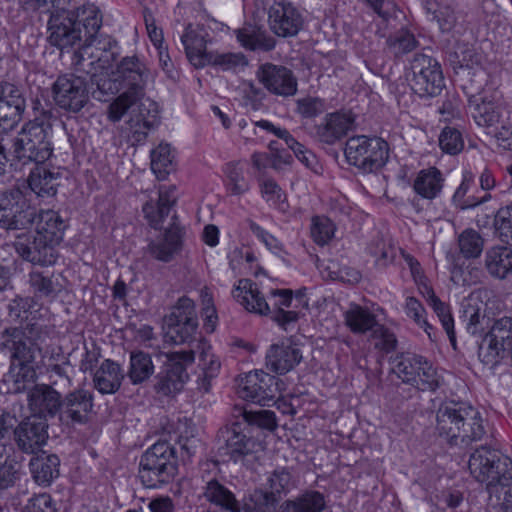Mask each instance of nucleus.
<instances>
[{
  "instance_id": "26",
  "label": "nucleus",
  "mask_w": 512,
  "mask_h": 512,
  "mask_svg": "<svg viewBox=\"0 0 512 512\" xmlns=\"http://www.w3.org/2000/svg\"><path fill=\"white\" fill-rule=\"evenodd\" d=\"M257 75L264 87L275 95L288 97L297 92V79L284 66L266 63L259 68Z\"/></svg>"
},
{
  "instance_id": "29",
  "label": "nucleus",
  "mask_w": 512,
  "mask_h": 512,
  "mask_svg": "<svg viewBox=\"0 0 512 512\" xmlns=\"http://www.w3.org/2000/svg\"><path fill=\"white\" fill-rule=\"evenodd\" d=\"M177 216L171 217V223L165 233L147 246V253L154 259L170 262L174 255L181 250L183 229L176 223Z\"/></svg>"
},
{
  "instance_id": "57",
  "label": "nucleus",
  "mask_w": 512,
  "mask_h": 512,
  "mask_svg": "<svg viewBox=\"0 0 512 512\" xmlns=\"http://www.w3.org/2000/svg\"><path fill=\"white\" fill-rule=\"evenodd\" d=\"M371 338L374 341L375 349L383 353L388 354L396 349L397 339L395 334L380 323L371 333Z\"/></svg>"
},
{
  "instance_id": "3",
  "label": "nucleus",
  "mask_w": 512,
  "mask_h": 512,
  "mask_svg": "<svg viewBox=\"0 0 512 512\" xmlns=\"http://www.w3.org/2000/svg\"><path fill=\"white\" fill-rule=\"evenodd\" d=\"M232 293L234 299L247 311L270 316L284 330L299 319L298 311L286 310L293 306L291 289H272L266 300L255 282L250 279H240Z\"/></svg>"
},
{
  "instance_id": "8",
  "label": "nucleus",
  "mask_w": 512,
  "mask_h": 512,
  "mask_svg": "<svg viewBox=\"0 0 512 512\" xmlns=\"http://www.w3.org/2000/svg\"><path fill=\"white\" fill-rule=\"evenodd\" d=\"M178 472V458L174 445L158 441L140 457L138 477L146 488H159L170 483Z\"/></svg>"
},
{
  "instance_id": "28",
  "label": "nucleus",
  "mask_w": 512,
  "mask_h": 512,
  "mask_svg": "<svg viewBox=\"0 0 512 512\" xmlns=\"http://www.w3.org/2000/svg\"><path fill=\"white\" fill-rule=\"evenodd\" d=\"M301 361L302 352L290 339L271 345L266 353L267 368L280 375L288 373Z\"/></svg>"
},
{
  "instance_id": "19",
  "label": "nucleus",
  "mask_w": 512,
  "mask_h": 512,
  "mask_svg": "<svg viewBox=\"0 0 512 512\" xmlns=\"http://www.w3.org/2000/svg\"><path fill=\"white\" fill-rule=\"evenodd\" d=\"M93 406V395L90 391L75 389L64 397L61 396L57 419L66 428L86 424Z\"/></svg>"
},
{
  "instance_id": "17",
  "label": "nucleus",
  "mask_w": 512,
  "mask_h": 512,
  "mask_svg": "<svg viewBox=\"0 0 512 512\" xmlns=\"http://www.w3.org/2000/svg\"><path fill=\"white\" fill-rule=\"evenodd\" d=\"M22 193L18 189L0 191V228L5 231L28 229L33 224L34 211L28 205H19Z\"/></svg>"
},
{
  "instance_id": "54",
  "label": "nucleus",
  "mask_w": 512,
  "mask_h": 512,
  "mask_svg": "<svg viewBox=\"0 0 512 512\" xmlns=\"http://www.w3.org/2000/svg\"><path fill=\"white\" fill-rule=\"evenodd\" d=\"M404 311L407 317L412 319L420 328H423L431 338L432 326L426 320V310L422 303L417 298L408 296L405 299Z\"/></svg>"
},
{
  "instance_id": "64",
  "label": "nucleus",
  "mask_w": 512,
  "mask_h": 512,
  "mask_svg": "<svg viewBox=\"0 0 512 512\" xmlns=\"http://www.w3.org/2000/svg\"><path fill=\"white\" fill-rule=\"evenodd\" d=\"M324 102L317 97H305L297 100V112L304 118H313L323 113Z\"/></svg>"
},
{
  "instance_id": "55",
  "label": "nucleus",
  "mask_w": 512,
  "mask_h": 512,
  "mask_svg": "<svg viewBox=\"0 0 512 512\" xmlns=\"http://www.w3.org/2000/svg\"><path fill=\"white\" fill-rule=\"evenodd\" d=\"M335 226L325 216H314L311 223V236L318 245L327 244L334 236Z\"/></svg>"
},
{
  "instance_id": "13",
  "label": "nucleus",
  "mask_w": 512,
  "mask_h": 512,
  "mask_svg": "<svg viewBox=\"0 0 512 512\" xmlns=\"http://www.w3.org/2000/svg\"><path fill=\"white\" fill-rule=\"evenodd\" d=\"M411 78L409 84L413 92L420 97H436L445 87L440 64L433 57L416 53L410 62Z\"/></svg>"
},
{
  "instance_id": "46",
  "label": "nucleus",
  "mask_w": 512,
  "mask_h": 512,
  "mask_svg": "<svg viewBox=\"0 0 512 512\" xmlns=\"http://www.w3.org/2000/svg\"><path fill=\"white\" fill-rule=\"evenodd\" d=\"M196 346L199 351L200 366L203 370V378L199 383V388L208 392L210 381L218 374L221 364L218 358L211 353V347L205 341L197 342Z\"/></svg>"
},
{
  "instance_id": "4",
  "label": "nucleus",
  "mask_w": 512,
  "mask_h": 512,
  "mask_svg": "<svg viewBox=\"0 0 512 512\" xmlns=\"http://www.w3.org/2000/svg\"><path fill=\"white\" fill-rule=\"evenodd\" d=\"M51 327L39 322L10 326L0 331V354L8 358L9 363L34 362L38 353L47 357V340L51 339Z\"/></svg>"
},
{
  "instance_id": "1",
  "label": "nucleus",
  "mask_w": 512,
  "mask_h": 512,
  "mask_svg": "<svg viewBox=\"0 0 512 512\" xmlns=\"http://www.w3.org/2000/svg\"><path fill=\"white\" fill-rule=\"evenodd\" d=\"M239 416L242 417V421L236 420L219 431L218 455L234 462L255 453L260 446L259 442L249 435L250 426L269 431L277 427L275 413L270 410L248 411L243 407H235V417Z\"/></svg>"
},
{
  "instance_id": "9",
  "label": "nucleus",
  "mask_w": 512,
  "mask_h": 512,
  "mask_svg": "<svg viewBox=\"0 0 512 512\" xmlns=\"http://www.w3.org/2000/svg\"><path fill=\"white\" fill-rule=\"evenodd\" d=\"M344 154L350 165L363 173L381 169L389 158V145L379 137L357 135L346 141Z\"/></svg>"
},
{
  "instance_id": "42",
  "label": "nucleus",
  "mask_w": 512,
  "mask_h": 512,
  "mask_svg": "<svg viewBox=\"0 0 512 512\" xmlns=\"http://www.w3.org/2000/svg\"><path fill=\"white\" fill-rule=\"evenodd\" d=\"M485 267L491 276L504 279L512 272V249L505 246L489 249L485 256Z\"/></svg>"
},
{
  "instance_id": "50",
  "label": "nucleus",
  "mask_w": 512,
  "mask_h": 512,
  "mask_svg": "<svg viewBox=\"0 0 512 512\" xmlns=\"http://www.w3.org/2000/svg\"><path fill=\"white\" fill-rule=\"evenodd\" d=\"M419 45L415 35L408 29H400L389 35L386 39V46L389 52L395 57H401L413 51Z\"/></svg>"
},
{
  "instance_id": "59",
  "label": "nucleus",
  "mask_w": 512,
  "mask_h": 512,
  "mask_svg": "<svg viewBox=\"0 0 512 512\" xmlns=\"http://www.w3.org/2000/svg\"><path fill=\"white\" fill-rule=\"evenodd\" d=\"M431 307L436 313L437 317L439 318L442 327L447 333L452 346L455 347L456 337L454 330V320L451 315L449 306L446 303L442 302L441 300H434V303H432Z\"/></svg>"
},
{
  "instance_id": "43",
  "label": "nucleus",
  "mask_w": 512,
  "mask_h": 512,
  "mask_svg": "<svg viewBox=\"0 0 512 512\" xmlns=\"http://www.w3.org/2000/svg\"><path fill=\"white\" fill-rule=\"evenodd\" d=\"M202 496L215 506L230 512L237 511L238 501L235 495L223 483L217 479H211L203 487Z\"/></svg>"
},
{
  "instance_id": "36",
  "label": "nucleus",
  "mask_w": 512,
  "mask_h": 512,
  "mask_svg": "<svg viewBox=\"0 0 512 512\" xmlns=\"http://www.w3.org/2000/svg\"><path fill=\"white\" fill-rule=\"evenodd\" d=\"M124 377L121 366L113 360L106 359L94 374V387L101 394H114L121 387Z\"/></svg>"
},
{
  "instance_id": "32",
  "label": "nucleus",
  "mask_w": 512,
  "mask_h": 512,
  "mask_svg": "<svg viewBox=\"0 0 512 512\" xmlns=\"http://www.w3.org/2000/svg\"><path fill=\"white\" fill-rule=\"evenodd\" d=\"M207 32L201 26L187 25L181 36L186 56L196 68H202L211 61V54L206 51Z\"/></svg>"
},
{
  "instance_id": "44",
  "label": "nucleus",
  "mask_w": 512,
  "mask_h": 512,
  "mask_svg": "<svg viewBox=\"0 0 512 512\" xmlns=\"http://www.w3.org/2000/svg\"><path fill=\"white\" fill-rule=\"evenodd\" d=\"M154 374L152 358L143 351H132L127 376L133 385H140Z\"/></svg>"
},
{
  "instance_id": "39",
  "label": "nucleus",
  "mask_w": 512,
  "mask_h": 512,
  "mask_svg": "<svg viewBox=\"0 0 512 512\" xmlns=\"http://www.w3.org/2000/svg\"><path fill=\"white\" fill-rule=\"evenodd\" d=\"M444 176L436 167H429L418 172L413 182V190L423 199L437 198L444 186Z\"/></svg>"
},
{
  "instance_id": "10",
  "label": "nucleus",
  "mask_w": 512,
  "mask_h": 512,
  "mask_svg": "<svg viewBox=\"0 0 512 512\" xmlns=\"http://www.w3.org/2000/svg\"><path fill=\"white\" fill-rule=\"evenodd\" d=\"M468 95V108L477 125L492 127L508 119L509 110L500 93L485 89H476L463 85Z\"/></svg>"
},
{
  "instance_id": "61",
  "label": "nucleus",
  "mask_w": 512,
  "mask_h": 512,
  "mask_svg": "<svg viewBox=\"0 0 512 512\" xmlns=\"http://www.w3.org/2000/svg\"><path fill=\"white\" fill-rule=\"evenodd\" d=\"M369 252L375 257L376 265L383 268L391 264L396 257V249L390 244H386L382 239L372 243Z\"/></svg>"
},
{
  "instance_id": "15",
  "label": "nucleus",
  "mask_w": 512,
  "mask_h": 512,
  "mask_svg": "<svg viewBox=\"0 0 512 512\" xmlns=\"http://www.w3.org/2000/svg\"><path fill=\"white\" fill-rule=\"evenodd\" d=\"M55 104L70 113L80 112L89 103L88 73L60 75L52 86Z\"/></svg>"
},
{
  "instance_id": "34",
  "label": "nucleus",
  "mask_w": 512,
  "mask_h": 512,
  "mask_svg": "<svg viewBox=\"0 0 512 512\" xmlns=\"http://www.w3.org/2000/svg\"><path fill=\"white\" fill-rule=\"evenodd\" d=\"M61 173L48 168L44 164H35L27 179L28 186L38 198H52L56 196Z\"/></svg>"
},
{
  "instance_id": "40",
  "label": "nucleus",
  "mask_w": 512,
  "mask_h": 512,
  "mask_svg": "<svg viewBox=\"0 0 512 512\" xmlns=\"http://www.w3.org/2000/svg\"><path fill=\"white\" fill-rule=\"evenodd\" d=\"M239 43L249 50L270 51L275 47V39L260 27L247 24L235 31Z\"/></svg>"
},
{
  "instance_id": "33",
  "label": "nucleus",
  "mask_w": 512,
  "mask_h": 512,
  "mask_svg": "<svg viewBox=\"0 0 512 512\" xmlns=\"http://www.w3.org/2000/svg\"><path fill=\"white\" fill-rule=\"evenodd\" d=\"M353 124L354 116L350 112L328 114L324 121L316 127V137L320 142L332 145L346 136Z\"/></svg>"
},
{
  "instance_id": "41",
  "label": "nucleus",
  "mask_w": 512,
  "mask_h": 512,
  "mask_svg": "<svg viewBox=\"0 0 512 512\" xmlns=\"http://www.w3.org/2000/svg\"><path fill=\"white\" fill-rule=\"evenodd\" d=\"M344 323L354 334L371 333L378 326L376 315L368 308L352 304L344 313Z\"/></svg>"
},
{
  "instance_id": "21",
  "label": "nucleus",
  "mask_w": 512,
  "mask_h": 512,
  "mask_svg": "<svg viewBox=\"0 0 512 512\" xmlns=\"http://www.w3.org/2000/svg\"><path fill=\"white\" fill-rule=\"evenodd\" d=\"M13 246L23 260L33 265L51 266L58 258L57 246L36 234H19Z\"/></svg>"
},
{
  "instance_id": "62",
  "label": "nucleus",
  "mask_w": 512,
  "mask_h": 512,
  "mask_svg": "<svg viewBox=\"0 0 512 512\" xmlns=\"http://www.w3.org/2000/svg\"><path fill=\"white\" fill-rule=\"evenodd\" d=\"M33 301L32 297H15L7 306L9 317L15 322L27 320Z\"/></svg>"
},
{
  "instance_id": "27",
  "label": "nucleus",
  "mask_w": 512,
  "mask_h": 512,
  "mask_svg": "<svg viewBox=\"0 0 512 512\" xmlns=\"http://www.w3.org/2000/svg\"><path fill=\"white\" fill-rule=\"evenodd\" d=\"M61 393L48 384H36L29 389L27 405L31 416L56 418L59 413Z\"/></svg>"
},
{
  "instance_id": "53",
  "label": "nucleus",
  "mask_w": 512,
  "mask_h": 512,
  "mask_svg": "<svg viewBox=\"0 0 512 512\" xmlns=\"http://www.w3.org/2000/svg\"><path fill=\"white\" fill-rule=\"evenodd\" d=\"M224 173L227 178V188L232 195H242L250 189L249 182L245 179L239 163H227Z\"/></svg>"
},
{
  "instance_id": "52",
  "label": "nucleus",
  "mask_w": 512,
  "mask_h": 512,
  "mask_svg": "<svg viewBox=\"0 0 512 512\" xmlns=\"http://www.w3.org/2000/svg\"><path fill=\"white\" fill-rule=\"evenodd\" d=\"M458 246L464 258L474 259L481 255L484 240L476 230L466 229L458 237Z\"/></svg>"
},
{
  "instance_id": "7",
  "label": "nucleus",
  "mask_w": 512,
  "mask_h": 512,
  "mask_svg": "<svg viewBox=\"0 0 512 512\" xmlns=\"http://www.w3.org/2000/svg\"><path fill=\"white\" fill-rule=\"evenodd\" d=\"M468 468L473 478L485 485V490L492 497L500 500V492L512 482V461L498 450L481 445L471 455Z\"/></svg>"
},
{
  "instance_id": "18",
  "label": "nucleus",
  "mask_w": 512,
  "mask_h": 512,
  "mask_svg": "<svg viewBox=\"0 0 512 512\" xmlns=\"http://www.w3.org/2000/svg\"><path fill=\"white\" fill-rule=\"evenodd\" d=\"M474 408L454 401L442 404L436 413V432L449 445L456 446L460 427L472 419Z\"/></svg>"
},
{
  "instance_id": "51",
  "label": "nucleus",
  "mask_w": 512,
  "mask_h": 512,
  "mask_svg": "<svg viewBox=\"0 0 512 512\" xmlns=\"http://www.w3.org/2000/svg\"><path fill=\"white\" fill-rule=\"evenodd\" d=\"M172 150L169 144H159L151 151V169L159 179H165L173 171Z\"/></svg>"
},
{
  "instance_id": "45",
  "label": "nucleus",
  "mask_w": 512,
  "mask_h": 512,
  "mask_svg": "<svg viewBox=\"0 0 512 512\" xmlns=\"http://www.w3.org/2000/svg\"><path fill=\"white\" fill-rule=\"evenodd\" d=\"M33 362H14L10 363L8 378L13 382V391L22 393L29 391L37 379L36 370L32 367Z\"/></svg>"
},
{
  "instance_id": "63",
  "label": "nucleus",
  "mask_w": 512,
  "mask_h": 512,
  "mask_svg": "<svg viewBox=\"0 0 512 512\" xmlns=\"http://www.w3.org/2000/svg\"><path fill=\"white\" fill-rule=\"evenodd\" d=\"M495 226L501 239L512 245V206H506L498 210L495 216Z\"/></svg>"
},
{
  "instance_id": "11",
  "label": "nucleus",
  "mask_w": 512,
  "mask_h": 512,
  "mask_svg": "<svg viewBox=\"0 0 512 512\" xmlns=\"http://www.w3.org/2000/svg\"><path fill=\"white\" fill-rule=\"evenodd\" d=\"M392 371L404 383L421 391H435L441 379L436 369L424 357L416 354H401L392 362Z\"/></svg>"
},
{
  "instance_id": "12",
  "label": "nucleus",
  "mask_w": 512,
  "mask_h": 512,
  "mask_svg": "<svg viewBox=\"0 0 512 512\" xmlns=\"http://www.w3.org/2000/svg\"><path fill=\"white\" fill-rule=\"evenodd\" d=\"M194 349L175 351L166 354L160 372L155 377L154 390L162 396H170L180 392L189 379L187 367L195 360Z\"/></svg>"
},
{
  "instance_id": "14",
  "label": "nucleus",
  "mask_w": 512,
  "mask_h": 512,
  "mask_svg": "<svg viewBox=\"0 0 512 512\" xmlns=\"http://www.w3.org/2000/svg\"><path fill=\"white\" fill-rule=\"evenodd\" d=\"M165 336L174 344L192 343L196 338L198 318L194 301L188 297L178 299L171 312L163 319Z\"/></svg>"
},
{
  "instance_id": "30",
  "label": "nucleus",
  "mask_w": 512,
  "mask_h": 512,
  "mask_svg": "<svg viewBox=\"0 0 512 512\" xmlns=\"http://www.w3.org/2000/svg\"><path fill=\"white\" fill-rule=\"evenodd\" d=\"M455 56L458 59L463 76L469 81L464 85L469 87L473 85L476 89H482L487 78V73L482 66L483 55L473 47L459 45L455 51Z\"/></svg>"
},
{
  "instance_id": "25",
  "label": "nucleus",
  "mask_w": 512,
  "mask_h": 512,
  "mask_svg": "<svg viewBox=\"0 0 512 512\" xmlns=\"http://www.w3.org/2000/svg\"><path fill=\"white\" fill-rule=\"evenodd\" d=\"M427 17L435 21L443 33H460L464 17L457 9L455 0H424Z\"/></svg>"
},
{
  "instance_id": "31",
  "label": "nucleus",
  "mask_w": 512,
  "mask_h": 512,
  "mask_svg": "<svg viewBox=\"0 0 512 512\" xmlns=\"http://www.w3.org/2000/svg\"><path fill=\"white\" fill-rule=\"evenodd\" d=\"M61 275L49 271L32 270L28 274V286L32 298L37 301H54L63 290Z\"/></svg>"
},
{
  "instance_id": "2",
  "label": "nucleus",
  "mask_w": 512,
  "mask_h": 512,
  "mask_svg": "<svg viewBox=\"0 0 512 512\" xmlns=\"http://www.w3.org/2000/svg\"><path fill=\"white\" fill-rule=\"evenodd\" d=\"M47 23L48 42L60 50L71 48L80 43L82 27L86 40L90 42L102 25L100 10L93 4H85L76 11L55 9L51 12Z\"/></svg>"
},
{
  "instance_id": "37",
  "label": "nucleus",
  "mask_w": 512,
  "mask_h": 512,
  "mask_svg": "<svg viewBox=\"0 0 512 512\" xmlns=\"http://www.w3.org/2000/svg\"><path fill=\"white\" fill-rule=\"evenodd\" d=\"M175 202V187H160L157 204L147 202L143 206V213L149 224L155 229L162 228L163 222L170 214L171 207Z\"/></svg>"
},
{
  "instance_id": "6",
  "label": "nucleus",
  "mask_w": 512,
  "mask_h": 512,
  "mask_svg": "<svg viewBox=\"0 0 512 512\" xmlns=\"http://www.w3.org/2000/svg\"><path fill=\"white\" fill-rule=\"evenodd\" d=\"M113 75L119 86L125 88L108 106V119L116 123L145 96L149 69L137 56H127L117 64Z\"/></svg>"
},
{
  "instance_id": "35",
  "label": "nucleus",
  "mask_w": 512,
  "mask_h": 512,
  "mask_svg": "<svg viewBox=\"0 0 512 512\" xmlns=\"http://www.w3.org/2000/svg\"><path fill=\"white\" fill-rule=\"evenodd\" d=\"M35 217L33 224H36L35 234L58 246L63 240L66 224L58 212L54 210H41L39 213L35 208L30 207Z\"/></svg>"
},
{
  "instance_id": "47",
  "label": "nucleus",
  "mask_w": 512,
  "mask_h": 512,
  "mask_svg": "<svg viewBox=\"0 0 512 512\" xmlns=\"http://www.w3.org/2000/svg\"><path fill=\"white\" fill-rule=\"evenodd\" d=\"M325 500L317 491L306 492L295 500H287L281 506L282 512H321Z\"/></svg>"
},
{
  "instance_id": "58",
  "label": "nucleus",
  "mask_w": 512,
  "mask_h": 512,
  "mask_svg": "<svg viewBox=\"0 0 512 512\" xmlns=\"http://www.w3.org/2000/svg\"><path fill=\"white\" fill-rule=\"evenodd\" d=\"M278 502L279 498H273L262 493L256 499L245 502L242 507L238 503L235 512H275Z\"/></svg>"
},
{
  "instance_id": "38",
  "label": "nucleus",
  "mask_w": 512,
  "mask_h": 512,
  "mask_svg": "<svg viewBox=\"0 0 512 512\" xmlns=\"http://www.w3.org/2000/svg\"><path fill=\"white\" fill-rule=\"evenodd\" d=\"M59 465L60 460L57 455L42 452L31 458L29 469L33 480L38 485L47 487L59 476Z\"/></svg>"
},
{
  "instance_id": "49",
  "label": "nucleus",
  "mask_w": 512,
  "mask_h": 512,
  "mask_svg": "<svg viewBox=\"0 0 512 512\" xmlns=\"http://www.w3.org/2000/svg\"><path fill=\"white\" fill-rule=\"evenodd\" d=\"M267 485L269 491L264 494L272 496L273 498H279L280 500L282 496L286 495L296 484L290 469L279 467L270 474L267 479Z\"/></svg>"
},
{
  "instance_id": "56",
  "label": "nucleus",
  "mask_w": 512,
  "mask_h": 512,
  "mask_svg": "<svg viewBox=\"0 0 512 512\" xmlns=\"http://www.w3.org/2000/svg\"><path fill=\"white\" fill-rule=\"evenodd\" d=\"M440 148L451 155L459 153L464 147L460 131L453 127H445L439 136Z\"/></svg>"
},
{
  "instance_id": "5",
  "label": "nucleus",
  "mask_w": 512,
  "mask_h": 512,
  "mask_svg": "<svg viewBox=\"0 0 512 512\" xmlns=\"http://www.w3.org/2000/svg\"><path fill=\"white\" fill-rule=\"evenodd\" d=\"M52 125L44 114L26 123L17 135L9 140L12 165L44 164L53 154Z\"/></svg>"
},
{
  "instance_id": "16",
  "label": "nucleus",
  "mask_w": 512,
  "mask_h": 512,
  "mask_svg": "<svg viewBox=\"0 0 512 512\" xmlns=\"http://www.w3.org/2000/svg\"><path fill=\"white\" fill-rule=\"evenodd\" d=\"M279 380L264 371L249 372L238 384V394L241 398L270 406L279 396Z\"/></svg>"
},
{
  "instance_id": "23",
  "label": "nucleus",
  "mask_w": 512,
  "mask_h": 512,
  "mask_svg": "<svg viewBox=\"0 0 512 512\" xmlns=\"http://www.w3.org/2000/svg\"><path fill=\"white\" fill-rule=\"evenodd\" d=\"M26 99L22 90L15 84L0 82V128L12 129L23 118Z\"/></svg>"
},
{
  "instance_id": "22",
  "label": "nucleus",
  "mask_w": 512,
  "mask_h": 512,
  "mask_svg": "<svg viewBox=\"0 0 512 512\" xmlns=\"http://www.w3.org/2000/svg\"><path fill=\"white\" fill-rule=\"evenodd\" d=\"M48 423L37 416L24 418L14 429L13 439L17 448L26 454H35L46 444Z\"/></svg>"
},
{
  "instance_id": "60",
  "label": "nucleus",
  "mask_w": 512,
  "mask_h": 512,
  "mask_svg": "<svg viewBox=\"0 0 512 512\" xmlns=\"http://www.w3.org/2000/svg\"><path fill=\"white\" fill-rule=\"evenodd\" d=\"M20 478L19 465L9 457L0 459V490H6L15 485Z\"/></svg>"
},
{
  "instance_id": "20",
  "label": "nucleus",
  "mask_w": 512,
  "mask_h": 512,
  "mask_svg": "<svg viewBox=\"0 0 512 512\" xmlns=\"http://www.w3.org/2000/svg\"><path fill=\"white\" fill-rule=\"evenodd\" d=\"M270 30L283 38L295 37L303 29L305 18L302 12L289 1H275L268 9Z\"/></svg>"
},
{
  "instance_id": "24",
  "label": "nucleus",
  "mask_w": 512,
  "mask_h": 512,
  "mask_svg": "<svg viewBox=\"0 0 512 512\" xmlns=\"http://www.w3.org/2000/svg\"><path fill=\"white\" fill-rule=\"evenodd\" d=\"M127 122L132 138L136 142L146 139L150 130L160 123L159 110L156 102L142 97L133 107Z\"/></svg>"
},
{
  "instance_id": "48",
  "label": "nucleus",
  "mask_w": 512,
  "mask_h": 512,
  "mask_svg": "<svg viewBox=\"0 0 512 512\" xmlns=\"http://www.w3.org/2000/svg\"><path fill=\"white\" fill-rule=\"evenodd\" d=\"M471 418L470 420L466 419L464 425L460 427L456 446L467 448L473 442L481 441L486 436L487 432L480 413L474 409V415Z\"/></svg>"
}]
</instances>
